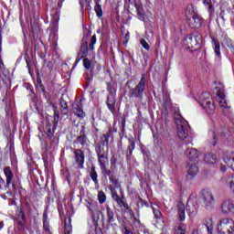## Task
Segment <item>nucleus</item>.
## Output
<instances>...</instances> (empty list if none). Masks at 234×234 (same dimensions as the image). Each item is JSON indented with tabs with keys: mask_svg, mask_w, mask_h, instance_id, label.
Instances as JSON below:
<instances>
[{
	"mask_svg": "<svg viewBox=\"0 0 234 234\" xmlns=\"http://www.w3.org/2000/svg\"><path fill=\"white\" fill-rule=\"evenodd\" d=\"M30 27L33 37H36L41 32V26H39V21L36 18H30Z\"/></svg>",
	"mask_w": 234,
	"mask_h": 234,
	"instance_id": "nucleus-22",
	"label": "nucleus"
},
{
	"mask_svg": "<svg viewBox=\"0 0 234 234\" xmlns=\"http://www.w3.org/2000/svg\"><path fill=\"white\" fill-rule=\"evenodd\" d=\"M109 180L110 184H112L117 189L122 187V185H120V181L118 180V178L115 177L114 174L109 177Z\"/></svg>",
	"mask_w": 234,
	"mask_h": 234,
	"instance_id": "nucleus-39",
	"label": "nucleus"
},
{
	"mask_svg": "<svg viewBox=\"0 0 234 234\" xmlns=\"http://www.w3.org/2000/svg\"><path fill=\"white\" fill-rule=\"evenodd\" d=\"M186 154L190 162H198V156H200V152L196 148H187L186 150Z\"/></svg>",
	"mask_w": 234,
	"mask_h": 234,
	"instance_id": "nucleus-19",
	"label": "nucleus"
},
{
	"mask_svg": "<svg viewBox=\"0 0 234 234\" xmlns=\"http://www.w3.org/2000/svg\"><path fill=\"white\" fill-rule=\"evenodd\" d=\"M98 200L100 204H105V200H107V196H105V193L103 191L99 192Z\"/></svg>",
	"mask_w": 234,
	"mask_h": 234,
	"instance_id": "nucleus-42",
	"label": "nucleus"
},
{
	"mask_svg": "<svg viewBox=\"0 0 234 234\" xmlns=\"http://www.w3.org/2000/svg\"><path fill=\"white\" fill-rule=\"evenodd\" d=\"M174 120L177 127L178 138H180V140L188 139V143H190L193 133H191V127H189L187 121L182 118V115H179V114L175 115Z\"/></svg>",
	"mask_w": 234,
	"mask_h": 234,
	"instance_id": "nucleus-1",
	"label": "nucleus"
},
{
	"mask_svg": "<svg viewBox=\"0 0 234 234\" xmlns=\"http://www.w3.org/2000/svg\"><path fill=\"white\" fill-rule=\"evenodd\" d=\"M222 228L227 229L228 234H233L234 231V221L230 218L221 219L218 225V230L219 233H222Z\"/></svg>",
	"mask_w": 234,
	"mask_h": 234,
	"instance_id": "nucleus-14",
	"label": "nucleus"
},
{
	"mask_svg": "<svg viewBox=\"0 0 234 234\" xmlns=\"http://www.w3.org/2000/svg\"><path fill=\"white\" fill-rule=\"evenodd\" d=\"M74 112L75 115L78 116V118H85V112H83L81 104H77V106L74 108Z\"/></svg>",
	"mask_w": 234,
	"mask_h": 234,
	"instance_id": "nucleus-37",
	"label": "nucleus"
},
{
	"mask_svg": "<svg viewBox=\"0 0 234 234\" xmlns=\"http://www.w3.org/2000/svg\"><path fill=\"white\" fill-rule=\"evenodd\" d=\"M137 207L138 209H144V207H151V204H149L148 201L143 199L142 197H139L137 201Z\"/></svg>",
	"mask_w": 234,
	"mask_h": 234,
	"instance_id": "nucleus-38",
	"label": "nucleus"
},
{
	"mask_svg": "<svg viewBox=\"0 0 234 234\" xmlns=\"http://www.w3.org/2000/svg\"><path fill=\"white\" fill-rule=\"evenodd\" d=\"M203 5H205V6H208V12L213 11V5L211 4V0H203Z\"/></svg>",
	"mask_w": 234,
	"mask_h": 234,
	"instance_id": "nucleus-50",
	"label": "nucleus"
},
{
	"mask_svg": "<svg viewBox=\"0 0 234 234\" xmlns=\"http://www.w3.org/2000/svg\"><path fill=\"white\" fill-rule=\"evenodd\" d=\"M186 169L190 178H195V176L198 175V165H197V162L188 163Z\"/></svg>",
	"mask_w": 234,
	"mask_h": 234,
	"instance_id": "nucleus-24",
	"label": "nucleus"
},
{
	"mask_svg": "<svg viewBox=\"0 0 234 234\" xmlns=\"http://www.w3.org/2000/svg\"><path fill=\"white\" fill-rule=\"evenodd\" d=\"M76 144H79L82 147L89 145V137L87 136V128H85V125L80 127L79 136L76 138Z\"/></svg>",
	"mask_w": 234,
	"mask_h": 234,
	"instance_id": "nucleus-17",
	"label": "nucleus"
},
{
	"mask_svg": "<svg viewBox=\"0 0 234 234\" xmlns=\"http://www.w3.org/2000/svg\"><path fill=\"white\" fill-rule=\"evenodd\" d=\"M186 213L188 217L192 218L197 217V213H198V198L197 196H190L187 202H186Z\"/></svg>",
	"mask_w": 234,
	"mask_h": 234,
	"instance_id": "nucleus-11",
	"label": "nucleus"
},
{
	"mask_svg": "<svg viewBox=\"0 0 234 234\" xmlns=\"http://www.w3.org/2000/svg\"><path fill=\"white\" fill-rule=\"evenodd\" d=\"M176 207H177V215L179 217V220L183 222V220H186V205L178 201Z\"/></svg>",
	"mask_w": 234,
	"mask_h": 234,
	"instance_id": "nucleus-26",
	"label": "nucleus"
},
{
	"mask_svg": "<svg viewBox=\"0 0 234 234\" xmlns=\"http://www.w3.org/2000/svg\"><path fill=\"white\" fill-rule=\"evenodd\" d=\"M101 233V229H95L89 232V234H100Z\"/></svg>",
	"mask_w": 234,
	"mask_h": 234,
	"instance_id": "nucleus-57",
	"label": "nucleus"
},
{
	"mask_svg": "<svg viewBox=\"0 0 234 234\" xmlns=\"http://www.w3.org/2000/svg\"><path fill=\"white\" fill-rule=\"evenodd\" d=\"M140 44L142 45L143 48H144L145 50H149L151 48V46H149V43L144 38L140 40Z\"/></svg>",
	"mask_w": 234,
	"mask_h": 234,
	"instance_id": "nucleus-49",
	"label": "nucleus"
},
{
	"mask_svg": "<svg viewBox=\"0 0 234 234\" xmlns=\"http://www.w3.org/2000/svg\"><path fill=\"white\" fill-rule=\"evenodd\" d=\"M73 154L77 169H83L85 167V152L81 149H75Z\"/></svg>",
	"mask_w": 234,
	"mask_h": 234,
	"instance_id": "nucleus-15",
	"label": "nucleus"
},
{
	"mask_svg": "<svg viewBox=\"0 0 234 234\" xmlns=\"http://www.w3.org/2000/svg\"><path fill=\"white\" fill-rule=\"evenodd\" d=\"M106 85L107 91L109 92L106 99V105L112 114H116V88H114V81L110 80Z\"/></svg>",
	"mask_w": 234,
	"mask_h": 234,
	"instance_id": "nucleus-4",
	"label": "nucleus"
},
{
	"mask_svg": "<svg viewBox=\"0 0 234 234\" xmlns=\"http://www.w3.org/2000/svg\"><path fill=\"white\" fill-rule=\"evenodd\" d=\"M175 234H186V228L184 227L183 224H179L176 228V232Z\"/></svg>",
	"mask_w": 234,
	"mask_h": 234,
	"instance_id": "nucleus-44",
	"label": "nucleus"
},
{
	"mask_svg": "<svg viewBox=\"0 0 234 234\" xmlns=\"http://www.w3.org/2000/svg\"><path fill=\"white\" fill-rule=\"evenodd\" d=\"M201 200L204 207L207 209H213L215 207V196H213L212 192L207 189L201 191Z\"/></svg>",
	"mask_w": 234,
	"mask_h": 234,
	"instance_id": "nucleus-12",
	"label": "nucleus"
},
{
	"mask_svg": "<svg viewBox=\"0 0 234 234\" xmlns=\"http://www.w3.org/2000/svg\"><path fill=\"white\" fill-rule=\"evenodd\" d=\"M59 9L55 7L51 11L52 22L51 28L56 32L58 30V23H59Z\"/></svg>",
	"mask_w": 234,
	"mask_h": 234,
	"instance_id": "nucleus-18",
	"label": "nucleus"
},
{
	"mask_svg": "<svg viewBox=\"0 0 234 234\" xmlns=\"http://www.w3.org/2000/svg\"><path fill=\"white\" fill-rule=\"evenodd\" d=\"M128 142H129L128 148H127L128 153L126 154L127 158H129V156H133V151H134L136 147V141H134L133 138H130Z\"/></svg>",
	"mask_w": 234,
	"mask_h": 234,
	"instance_id": "nucleus-30",
	"label": "nucleus"
},
{
	"mask_svg": "<svg viewBox=\"0 0 234 234\" xmlns=\"http://www.w3.org/2000/svg\"><path fill=\"white\" fill-rule=\"evenodd\" d=\"M185 42L189 50H198L200 48V43H202V36L198 33L190 34L186 37Z\"/></svg>",
	"mask_w": 234,
	"mask_h": 234,
	"instance_id": "nucleus-10",
	"label": "nucleus"
},
{
	"mask_svg": "<svg viewBox=\"0 0 234 234\" xmlns=\"http://www.w3.org/2000/svg\"><path fill=\"white\" fill-rule=\"evenodd\" d=\"M200 100L201 106L205 109L207 114H213V112H215V103H213V97H211V94L205 91L201 94Z\"/></svg>",
	"mask_w": 234,
	"mask_h": 234,
	"instance_id": "nucleus-9",
	"label": "nucleus"
},
{
	"mask_svg": "<svg viewBox=\"0 0 234 234\" xmlns=\"http://www.w3.org/2000/svg\"><path fill=\"white\" fill-rule=\"evenodd\" d=\"M125 199V197H119L115 202L122 207L125 202L123 201Z\"/></svg>",
	"mask_w": 234,
	"mask_h": 234,
	"instance_id": "nucleus-55",
	"label": "nucleus"
},
{
	"mask_svg": "<svg viewBox=\"0 0 234 234\" xmlns=\"http://www.w3.org/2000/svg\"><path fill=\"white\" fill-rule=\"evenodd\" d=\"M111 164H112V165H116V157H114V156L111 157Z\"/></svg>",
	"mask_w": 234,
	"mask_h": 234,
	"instance_id": "nucleus-60",
	"label": "nucleus"
},
{
	"mask_svg": "<svg viewBox=\"0 0 234 234\" xmlns=\"http://www.w3.org/2000/svg\"><path fill=\"white\" fill-rule=\"evenodd\" d=\"M4 175L5 176V181L0 176V190L5 189L12 195V190H10V186L12 185V180H14V172L10 166L4 167Z\"/></svg>",
	"mask_w": 234,
	"mask_h": 234,
	"instance_id": "nucleus-5",
	"label": "nucleus"
},
{
	"mask_svg": "<svg viewBox=\"0 0 234 234\" xmlns=\"http://www.w3.org/2000/svg\"><path fill=\"white\" fill-rule=\"evenodd\" d=\"M204 160L207 164H216L217 163V155H215L212 153L206 154Z\"/></svg>",
	"mask_w": 234,
	"mask_h": 234,
	"instance_id": "nucleus-35",
	"label": "nucleus"
},
{
	"mask_svg": "<svg viewBox=\"0 0 234 234\" xmlns=\"http://www.w3.org/2000/svg\"><path fill=\"white\" fill-rule=\"evenodd\" d=\"M129 225L125 221H122L120 227V229L122 232L126 231L127 229H130Z\"/></svg>",
	"mask_w": 234,
	"mask_h": 234,
	"instance_id": "nucleus-52",
	"label": "nucleus"
},
{
	"mask_svg": "<svg viewBox=\"0 0 234 234\" xmlns=\"http://www.w3.org/2000/svg\"><path fill=\"white\" fill-rule=\"evenodd\" d=\"M43 231L45 234H52V231H50V223H48V217L46 213L43 215Z\"/></svg>",
	"mask_w": 234,
	"mask_h": 234,
	"instance_id": "nucleus-28",
	"label": "nucleus"
},
{
	"mask_svg": "<svg viewBox=\"0 0 234 234\" xmlns=\"http://www.w3.org/2000/svg\"><path fill=\"white\" fill-rule=\"evenodd\" d=\"M232 154V156H231ZM223 160L225 162V164L228 165V167H231L232 171H234L233 169V163H234V154L233 152L228 153L224 157Z\"/></svg>",
	"mask_w": 234,
	"mask_h": 234,
	"instance_id": "nucleus-27",
	"label": "nucleus"
},
{
	"mask_svg": "<svg viewBox=\"0 0 234 234\" xmlns=\"http://www.w3.org/2000/svg\"><path fill=\"white\" fill-rule=\"evenodd\" d=\"M125 209H126V211H128V213H133V209L131 208V207H128Z\"/></svg>",
	"mask_w": 234,
	"mask_h": 234,
	"instance_id": "nucleus-64",
	"label": "nucleus"
},
{
	"mask_svg": "<svg viewBox=\"0 0 234 234\" xmlns=\"http://www.w3.org/2000/svg\"><path fill=\"white\" fill-rule=\"evenodd\" d=\"M63 6V0L58 1V8H61Z\"/></svg>",
	"mask_w": 234,
	"mask_h": 234,
	"instance_id": "nucleus-62",
	"label": "nucleus"
},
{
	"mask_svg": "<svg viewBox=\"0 0 234 234\" xmlns=\"http://www.w3.org/2000/svg\"><path fill=\"white\" fill-rule=\"evenodd\" d=\"M43 96H45L47 101H50V95L48 94V92L46 91V94H43Z\"/></svg>",
	"mask_w": 234,
	"mask_h": 234,
	"instance_id": "nucleus-61",
	"label": "nucleus"
},
{
	"mask_svg": "<svg viewBox=\"0 0 234 234\" xmlns=\"http://www.w3.org/2000/svg\"><path fill=\"white\" fill-rule=\"evenodd\" d=\"M145 76H143L134 88L129 90V98H137L139 101L144 100V92H145Z\"/></svg>",
	"mask_w": 234,
	"mask_h": 234,
	"instance_id": "nucleus-6",
	"label": "nucleus"
},
{
	"mask_svg": "<svg viewBox=\"0 0 234 234\" xmlns=\"http://www.w3.org/2000/svg\"><path fill=\"white\" fill-rule=\"evenodd\" d=\"M94 147L98 158V163L102 164L103 162H109V150L105 152L104 146H102V144L100 143L96 144Z\"/></svg>",
	"mask_w": 234,
	"mask_h": 234,
	"instance_id": "nucleus-13",
	"label": "nucleus"
},
{
	"mask_svg": "<svg viewBox=\"0 0 234 234\" xmlns=\"http://www.w3.org/2000/svg\"><path fill=\"white\" fill-rule=\"evenodd\" d=\"M214 52L218 58H220V42L217 38H212Z\"/></svg>",
	"mask_w": 234,
	"mask_h": 234,
	"instance_id": "nucleus-36",
	"label": "nucleus"
},
{
	"mask_svg": "<svg viewBox=\"0 0 234 234\" xmlns=\"http://www.w3.org/2000/svg\"><path fill=\"white\" fill-rule=\"evenodd\" d=\"M151 208L154 215V218H157V219L162 218V212H160L158 208L154 207L153 205H151Z\"/></svg>",
	"mask_w": 234,
	"mask_h": 234,
	"instance_id": "nucleus-43",
	"label": "nucleus"
},
{
	"mask_svg": "<svg viewBox=\"0 0 234 234\" xmlns=\"http://www.w3.org/2000/svg\"><path fill=\"white\" fill-rule=\"evenodd\" d=\"M11 186L14 193H16L17 191V187L16 186V182H14V180H12Z\"/></svg>",
	"mask_w": 234,
	"mask_h": 234,
	"instance_id": "nucleus-58",
	"label": "nucleus"
},
{
	"mask_svg": "<svg viewBox=\"0 0 234 234\" xmlns=\"http://www.w3.org/2000/svg\"><path fill=\"white\" fill-rule=\"evenodd\" d=\"M52 109L54 111L53 116V127L52 123L47 122L46 123V134L51 144L56 142V137L54 136V133H56V128L58 127V123L59 122V111H58V107L52 104Z\"/></svg>",
	"mask_w": 234,
	"mask_h": 234,
	"instance_id": "nucleus-3",
	"label": "nucleus"
},
{
	"mask_svg": "<svg viewBox=\"0 0 234 234\" xmlns=\"http://www.w3.org/2000/svg\"><path fill=\"white\" fill-rule=\"evenodd\" d=\"M107 222L109 226H116V218H114V211L111 207H106Z\"/></svg>",
	"mask_w": 234,
	"mask_h": 234,
	"instance_id": "nucleus-25",
	"label": "nucleus"
},
{
	"mask_svg": "<svg viewBox=\"0 0 234 234\" xmlns=\"http://www.w3.org/2000/svg\"><path fill=\"white\" fill-rule=\"evenodd\" d=\"M83 67L87 69V70H90V78H89V80L90 81L92 80V76H94L93 73V69L92 68V64L90 63V60L89 58H84L83 59Z\"/></svg>",
	"mask_w": 234,
	"mask_h": 234,
	"instance_id": "nucleus-33",
	"label": "nucleus"
},
{
	"mask_svg": "<svg viewBox=\"0 0 234 234\" xmlns=\"http://www.w3.org/2000/svg\"><path fill=\"white\" fill-rule=\"evenodd\" d=\"M163 156H166V158H171L173 156V147L169 144L165 145L162 150Z\"/></svg>",
	"mask_w": 234,
	"mask_h": 234,
	"instance_id": "nucleus-34",
	"label": "nucleus"
},
{
	"mask_svg": "<svg viewBox=\"0 0 234 234\" xmlns=\"http://www.w3.org/2000/svg\"><path fill=\"white\" fill-rule=\"evenodd\" d=\"M186 16L190 28H200V27H202L204 20L197 16L189 7L186 10Z\"/></svg>",
	"mask_w": 234,
	"mask_h": 234,
	"instance_id": "nucleus-8",
	"label": "nucleus"
},
{
	"mask_svg": "<svg viewBox=\"0 0 234 234\" xmlns=\"http://www.w3.org/2000/svg\"><path fill=\"white\" fill-rule=\"evenodd\" d=\"M103 136H106V138H111L112 136V129L109 128L106 133L102 134Z\"/></svg>",
	"mask_w": 234,
	"mask_h": 234,
	"instance_id": "nucleus-56",
	"label": "nucleus"
},
{
	"mask_svg": "<svg viewBox=\"0 0 234 234\" xmlns=\"http://www.w3.org/2000/svg\"><path fill=\"white\" fill-rule=\"evenodd\" d=\"M234 209L233 200L228 199L221 204V211L225 215L231 213Z\"/></svg>",
	"mask_w": 234,
	"mask_h": 234,
	"instance_id": "nucleus-21",
	"label": "nucleus"
},
{
	"mask_svg": "<svg viewBox=\"0 0 234 234\" xmlns=\"http://www.w3.org/2000/svg\"><path fill=\"white\" fill-rule=\"evenodd\" d=\"M209 134L212 136V139L210 141L211 145L215 146L217 145V133L214 131L209 132Z\"/></svg>",
	"mask_w": 234,
	"mask_h": 234,
	"instance_id": "nucleus-47",
	"label": "nucleus"
},
{
	"mask_svg": "<svg viewBox=\"0 0 234 234\" xmlns=\"http://www.w3.org/2000/svg\"><path fill=\"white\" fill-rule=\"evenodd\" d=\"M60 114L62 118H69V103L63 95L59 99Z\"/></svg>",
	"mask_w": 234,
	"mask_h": 234,
	"instance_id": "nucleus-20",
	"label": "nucleus"
},
{
	"mask_svg": "<svg viewBox=\"0 0 234 234\" xmlns=\"http://www.w3.org/2000/svg\"><path fill=\"white\" fill-rule=\"evenodd\" d=\"M135 8L140 21H145V12L144 11V7L141 5L135 4Z\"/></svg>",
	"mask_w": 234,
	"mask_h": 234,
	"instance_id": "nucleus-32",
	"label": "nucleus"
},
{
	"mask_svg": "<svg viewBox=\"0 0 234 234\" xmlns=\"http://www.w3.org/2000/svg\"><path fill=\"white\" fill-rule=\"evenodd\" d=\"M2 37H1V33H0V79H1V73L3 72V70H5V63H3V59L1 58V52L3 50L2 48Z\"/></svg>",
	"mask_w": 234,
	"mask_h": 234,
	"instance_id": "nucleus-40",
	"label": "nucleus"
},
{
	"mask_svg": "<svg viewBox=\"0 0 234 234\" xmlns=\"http://www.w3.org/2000/svg\"><path fill=\"white\" fill-rule=\"evenodd\" d=\"M215 94H216V101L219 104V107L221 109H225L223 111V113L225 116H228L229 120H230L232 125H234L233 119L231 118L233 116V112H229V106H228V101H226V94L224 93V86L219 84L215 89Z\"/></svg>",
	"mask_w": 234,
	"mask_h": 234,
	"instance_id": "nucleus-2",
	"label": "nucleus"
},
{
	"mask_svg": "<svg viewBox=\"0 0 234 234\" xmlns=\"http://www.w3.org/2000/svg\"><path fill=\"white\" fill-rule=\"evenodd\" d=\"M122 234H134V233H133V230L131 229H128L122 231Z\"/></svg>",
	"mask_w": 234,
	"mask_h": 234,
	"instance_id": "nucleus-59",
	"label": "nucleus"
},
{
	"mask_svg": "<svg viewBox=\"0 0 234 234\" xmlns=\"http://www.w3.org/2000/svg\"><path fill=\"white\" fill-rule=\"evenodd\" d=\"M37 88L42 91V94H47V90H45V86L41 83V80H37Z\"/></svg>",
	"mask_w": 234,
	"mask_h": 234,
	"instance_id": "nucleus-48",
	"label": "nucleus"
},
{
	"mask_svg": "<svg viewBox=\"0 0 234 234\" xmlns=\"http://www.w3.org/2000/svg\"><path fill=\"white\" fill-rule=\"evenodd\" d=\"M224 43L225 45H227V47H229V48H233V41H231V38L229 37L225 38Z\"/></svg>",
	"mask_w": 234,
	"mask_h": 234,
	"instance_id": "nucleus-51",
	"label": "nucleus"
},
{
	"mask_svg": "<svg viewBox=\"0 0 234 234\" xmlns=\"http://www.w3.org/2000/svg\"><path fill=\"white\" fill-rule=\"evenodd\" d=\"M87 207L90 213H94V211L98 210V205H96V203H88Z\"/></svg>",
	"mask_w": 234,
	"mask_h": 234,
	"instance_id": "nucleus-46",
	"label": "nucleus"
},
{
	"mask_svg": "<svg viewBox=\"0 0 234 234\" xmlns=\"http://www.w3.org/2000/svg\"><path fill=\"white\" fill-rule=\"evenodd\" d=\"M220 171H222L223 173H225V171H226V165H220Z\"/></svg>",
	"mask_w": 234,
	"mask_h": 234,
	"instance_id": "nucleus-63",
	"label": "nucleus"
},
{
	"mask_svg": "<svg viewBox=\"0 0 234 234\" xmlns=\"http://www.w3.org/2000/svg\"><path fill=\"white\" fill-rule=\"evenodd\" d=\"M226 184H227L228 187H229V189H233V187H234V176H228L227 180H226Z\"/></svg>",
	"mask_w": 234,
	"mask_h": 234,
	"instance_id": "nucleus-41",
	"label": "nucleus"
},
{
	"mask_svg": "<svg viewBox=\"0 0 234 234\" xmlns=\"http://www.w3.org/2000/svg\"><path fill=\"white\" fill-rule=\"evenodd\" d=\"M70 231H72V225H65L64 226V234H70Z\"/></svg>",
	"mask_w": 234,
	"mask_h": 234,
	"instance_id": "nucleus-53",
	"label": "nucleus"
},
{
	"mask_svg": "<svg viewBox=\"0 0 234 234\" xmlns=\"http://www.w3.org/2000/svg\"><path fill=\"white\" fill-rule=\"evenodd\" d=\"M94 10L97 17H103V10L101 9V0H94Z\"/></svg>",
	"mask_w": 234,
	"mask_h": 234,
	"instance_id": "nucleus-31",
	"label": "nucleus"
},
{
	"mask_svg": "<svg viewBox=\"0 0 234 234\" xmlns=\"http://www.w3.org/2000/svg\"><path fill=\"white\" fill-rule=\"evenodd\" d=\"M15 220L18 226V229L23 231V229H25V224H27V216L25 215V209L23 207L17 210Z\"/></svg>",
	"mask_w": 234,
	"mask_h": 234,
	"instance_id": "nucleus-16",
	"label": "nucleus"
},
{
	"mask_svg": "<svg viewBox=\"0 0 234 234\" xmlns=\"http://www.w3.org/2000/svg\"><path fill=\"white\" fill-rule=\"evenodd\" d=\"M90 178H91L95 186H100V182L98 181V172H96V166L94 165L90 169Z\"/></svg>",
	"mask_w": 234,
	"mask_h": 234,
	"instance_id": "nucleus-29",
	"label": "nucleus"
},
{
	"mask_svg": "<svg viewBox=\"0 0 234 234\" xmlns=\"http://www.w3.org/2000/svg\"><path fill=\"white\" fill-rule=\"evenodd\" d=\"M100 168H101V173L104 176V178L107 179V176L109 178L114 175V172L111 171L110 169L107 168V165H109V161H105L103 163H99Z\"/></svg>",
	"mask_w": 234,
	"mask_h": 234,
	"instance_id": "nucleus-23",
	"label": "nucleus"
},
{
	"mask_svg": "<svg viewBox=\"0 0 234 234\" xmlns=\"http://www.w3.org/2000/svg\"><path fill=\"white\" fill-rule=\"evenodd\" d=\"M101 145L109 147V138L103 134L101 136Z\"/></svg>",
	"mask_w": 234,
	"mask_h": 234,
	"instance_id": "nucleus-45",
	"label": "nucleus"
},
{
	"mask_svg": "<svg viewBox=\"0 0 234 234\" xmlns=\"http://www.w3.org/2000/svg\"><path fill=\"white\" fill-rule=\"evenodd\" d=\"M112 200H114V202H116L120 198V196H118L116 190H112Z\"/></svg>",
	"mask_w": 234,
	"mask_h": 234,
	"instance_id": "nucleus-54",
	"label": "nucleus"
},
{
	"mask_svg": "<svg viewBox=\"0 0 234 234\" xmlns=\"http://www.w3.org/2000/svg\"><path fill=\"white\" fill-rule=\"evenodd\" d=\"M95 45H96V35H93L91 37L90 45H89V41H87V39L83 37L80 44V52H79V56H80V59H83V58H87L89 56V50L90 51L94 50Z\"/></svg>",
	"mask_w": 234,
	"mask_h": 234,
	"instance_id": "nucleus-7",
	"label": "nucleus"
}]
</instances>
